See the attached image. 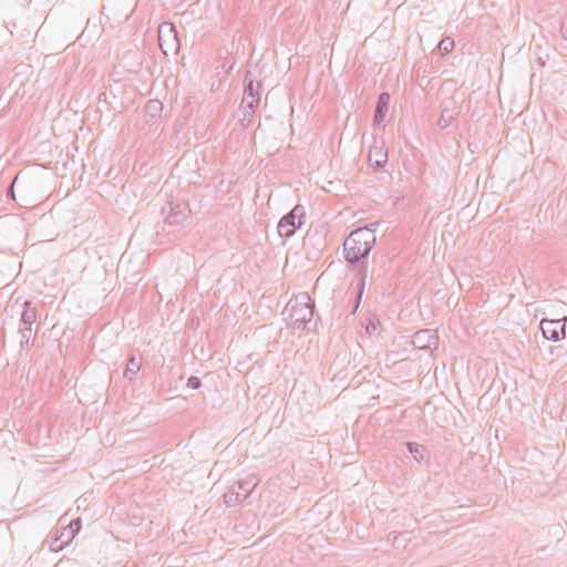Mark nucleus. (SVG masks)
Here are the masks:
<instances>
[{"label":"nucleus","instance_id":"9","mask_svg":"<svg viewBox=\"0 0 567 567\" xmlns=\"http://www.w3.org/2000/svg\"><path fill=\"white\" fill-rule=\"evenodd\" d=\"M456 103L453 99L446 100L442 103V110L440 118L437 120V126L442 130L449 127L458 115Z\"/></svg>","mask_w":567,"mask_h":567},{"label":"nucleus","instance_id":"15","mask_svg":"<svg viewBox=\"0 0 567 567\" xmlns=\"http://www.w3.org/2000/svg\"><path fill=\"white\" fill-rule=\"evenodd\" d=\"M256 485L257 483L252 482V480H239L234 486H237V492L241 493L240 498H243L244 502L254 491Z\"/></svg>","mask_w":567,"mask_h":567},{"label":"nucleus","instance_id":"23","mask_svg":"<svg viewBox=\"0 0 567 567\" xmlns=\"http://www.w3.org/2000/svg\"><path fill=\"white\" fill-rule=\"evenodd\" d=\"M187 386L197 390L202 386V381L198 377L192 375L187 380Z\"/></svg>","mask_w":567,"mask_h":567},{"label":"nucleus","instance_id":"1","mask_svg":"<svg viewBox=\"0 0 567 567\" xmlns=\"http://www.w3.org/2000/svg\"><path fill=\"white\" fill-rule=\"evenodd\" d=\"M374 245L375 235H373V229L370 228H358L351 231L343 241V255L346 261L352 267H359L355 274V277L358 278V286L352 313L357 311L361 303L368 277L367 264L363 261L360 265V262L369 256Z\"/></svg>","mask_w":567,"mask_h":567},{"label":"nucleus","instance_id":"21","mask_svg":"<svg viewBox=\"0 0 567 567\" xmlns=\"http://www.w3.org/2000/svg\"><path fill=\"white\" fill-rule=\"evenodd\" d=\"M20 346L21 348L29 347L30 341L33 339L32 328H19Z\"/></svg>","mask_w":567,"mask_h":567},{"label":"nucleus","instance_id":"3","mask_svg":"<svg viewBox=\"0 0 567 567\" xmlns=\"http://www.w3.org/2000/svg\"><path fill=\"white\" fill-rule=\"evenodd\" d=\"M306 212L302 205H296L278 223V234L282 238L291 237L303 224Z\"/></svg>","mask_w":567,"mask_h":567},{"label":"nucleus","instance_id":"18","mask_svg":"<svg viewBox=\"0 0 567 567\" xmlns=\"http://www.w3.org/2000/svg\"><path fill=\"white\" fill-rule=\"evenodd\" d=\"M163 111V103L158 100H150L145 105V112L151 117H158Z\"/></svg>","mask_w":567,"mask_h":567},{"label":"nucleus","instance_id":"22","mask_svg":"<svg viewBox=\"0 0 567 567\" xmlns=\"http://www.w3.org/2000/svg\"><path fill=\"white\" fill-rule=\"evenodd\" d=\"M241 493L236 492L235 486L224 495V502L226 505H231L234 503H241L243 498H240Z\"/></svg>","mask_w":567,"mask_h":567},{"label":"nucleus","instance_id":"6","mask_svg":"<svg viewBox=\"0 0 567 567\" xmlns=\"http://www.w3.org/2000/svg\"><path fill=\"white\" fill-rule=\"evenodd\" d=\"M567 317L560 319L543 318L539 328L545 339L559 341L566 337Z\"/></svg>","mask_w":567,"mask_h":567},{"label":"nucleus","instance_id":"20","mask_svg":"<svg viewBox=\"0 0 567 567\" xmlns=\"http://www.w3.org/2000/svg\"><path fill=\"white\" fill-rule=\"evenodd\" d=\"M454 40L450 37H446L439 42L437 49L442 55H445L454 49Z\"/></svg>","mask_w":567,"mask_h":567},{"label":"nucleus","instance_id":"16","mask_svg":"<svg viewBox=\"0 0 567 567\" xmlns=\"http://www.w3.org/2000/svg\"><path fill=\"white\" fill-rule=\"evenodd\" d=\"M406 449L416 462L421 463L423 461L425 446L415 442H408Z\"/></svg>","mask_w":567,"mask_h":567},{"label":"nucleus","instance_id":"19","mask_svg":"<svg viewBox=\"0 0 567 567\" xmlns=\"http://www.w3.org/2000/svg\"><path fill=\"white\" fill-rule=\"evenodd\" d=\"M248 74L249 72H247V74L245 75V90H244V95H259V89L261 86V84L259 82H257L255 84V81L252 79H248Z\"/></svg>","mask_w":567,"mask_h":567},{"label":"nucleus","instance_id":"25","mask_svg":"<svg viewBox=\"0 0 567 567\" xmlns=\"http://www.w3.org/2000/svg\"><path fill=\"white\" fill-rule=\"evenodd\" d=\"M560 31L563 33L564 39L567 40V16L561 19Z\"/></svg>","mask_w":567,"mask_h":567},{"label":"nucleus","instance_id":"17","mask_svg":"<svg viewBox=\"0 0 567 567\" xmlns=\"http://www.w3.org/2000/svg\"><path fill=\"white\" fill-rule=\"evenodd\" d=\"M142 363L134 355L130 357L126 363V369L124 375L127 379H133V377L140 371Z\"/></svg>","mask_w":567,"mask_h":567},{"label":"nucleus","instance_id":"24","mask_svg":"<svg viewBox=\"0 0 567 567\" xmlns=\"http://www.w3.org/2000/svg\"><path fill=\"white\" fill-rule=\"evenodd\" d=\"M20 183V178H19V175H17V177L14 178V181L12 182L11 186L7 189V196L8 197H11V198H14V193H13V188L16 185H18Z\"/></svg>","mask_w":567,"mask_h":567},{"label":"nucleus","instance_id":"27","mask_svg":"<svg viewBox=\"0 0 567 567\" xmlns=\"http://www.w3.org/2000/svg\"><path fill=\"white\" fill-rule=\"evenodd\" d=\"M375 329H377V326H375L372 321H370V322H369V324L365 327L367 332H368V333H370V334H371Z\"/></svg>","mask_w":567,"mask_h":567},{"label":"nucleus","instance_id":"28","mask_svg":"<svg viewBox=\"0 0 567 567\" xmlns=\"http://www.w3.org/2000/svg\"><path fill=\"white\" fill-rule=\"evenodd\" d=\"M381 224V221H374V223H371L369 226H367L365 228H370V229H373V233L375 231L377 227Z\"/></svg>","mask_w":567,"mask_h":567},{"label":"nucleus","instance_id":"26","mask_svg":"<svg viewBox=\"0 0 567 567\" xmlns=\"http://www.w3.org/2000/svg\"><path fill=\"white\" fill-rule=\"evenodd\" d=\"M62 538H65L64 540H68V532L65 530V527L63 528V530L61 532V535L59 537L55 538V540L52 543L53 544V547L55 546V544L62 539Z\"/></svg>","mask_w":567,"mask_h":567},{"label":"nucleus","instance_id":"12","mask_svg":"<svg viewBox=\"0 0 567 567\" xmlns=\"http://www.w3.org/2000/svg\"><path fill=\"white\" fill-rule=\"evenodd\" d=\"M390 99H391V96H390L389 92H382L379 95L377 106L374 110V114H373L374 125L380 126L383 124L386 113H388V110H389Z\"/></svg>","mask_w":567,"mask_h":567},{"label":"nucleus","instance_id":"5","mask_svg":"<svg viewBox=\"0 0 567 567\" xmlns=\"http://www.w3.org/2000/svg\"><path fill=\"white\" fill-rule=\"evenodd\" d=\"M158 42L161 50L165 55L177 54L179 50V39L176 27L172 22H163L158 27Z\"/></svg>","mask_w":567,"mask_h":567},{"label":"nucleus","instance_id":"7","mask_svg":"<svg viewBox=\"0 0 567 567\" xmlns=\"http://www.w3.org/2000/svg\"><path fill=\"white\" fill-rule=\"evenodd\" d=\"M368 162L370 166L375 169L383 167L388 162V150L385 148L384 141L378 142L374 140L368 154Z\"/></svg>","mask_w":567,"mask_h":567},{"label":"nucleus","instance_id":"4","mask_svg":"<svg viewBox=\"0 0 567 567\" xmlns=\"http://www.w3.org/2000/svg\"><path fill=\"white\" fill-rule=\"evenodd\" d=\"M162 214L167 225L175 226L185 221L190 213L188 203L184 199H171L162 206Z\"/></svg>","mask_w":567,"mask_h":567},{"label":"nucleus","instance_id":"14","mask_svg":"<svg viewBox=\"0 0 567 567\" xmlns=\"http://www.w3.org/2000/svg\"><path fill=\"white\" fill-rule=\"evenodd\" d=\"M80 529H81V519L80 518L73 519L65 527V530L68 532V540H62L60 545L55 546V548H53V544H51V546H50L51 550L56 551V550L62 549L65 545H68L75 537V535L80 532Z\"/></svg>","mask_w":567,"mask_h":567},{"label":"nucleus","instance_id":"2","mask_svg":"<svg viewBox=\"0 0 567 567\" xmlns=\"http://www.w3.org/2000/svg\"><path fill=\"white\" fill-rule=\"evenodd\" d=\"M286 309L289 311V318L295 329L309 330L308 324L312 320L315 305L307 292L290 299Z\"/></svg>","mask_w":567,"mask_h":567},{"label":"nucleus","instance_id":"10","mask_svg":"<svg viewBox=\"0 0 567 567\" xmlns=\"http://www.w3.org/2000/svg\"><path fill=\"white\" fill-rule=\"evenodd\" d=\"M390 258L385 255L377 256L374 255L372 258V269H371V280L379 281L382 279L390 270Z\"/></svg>","mask_w":567,"mask_h":567},{"label":"nucleus","instance_id":"11","mask_svg":"<svg viewBox=\"0 0 567 567\" xmlns=\"http://www.w3.org/2000/svg\"><path fill=\"white\" fill-rule=\"evenodd\" d=\"M38 319V308L31 300L22 303V310L19 319V328H32Z\"/></svg>","mask_w":567,"mask_h":567},{"label":"nucleus","instance_id":"13","mask_svg":"<svg viewBox=\"0 0 567 567\" xmlns=\"http://www.w3.org/2000/svg\"><path fill=\"white\" fill-rule=\"evenodd\" d=\"M434 337L429 329L420 330L412 337V344L417 349L430 348Z\"/></svg>","mask_w":567,"mask_h":567},{"label":"nucleus","instance_id":"8","mask_svg":"<svg viewBox=\"0 0 567 567\" xmlns=\"http://www.w3.org/2000/svg\"><path fill=\"white\" fill-rule=\"evenodd\" d=\"M260 95H244L238 112L241 113L243 116L239 114V121L243 123L244 126H248L251 117L259 104Z\"/></svg>","mask_w":567,"mask_h":567}]
</instances>
